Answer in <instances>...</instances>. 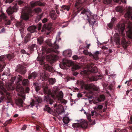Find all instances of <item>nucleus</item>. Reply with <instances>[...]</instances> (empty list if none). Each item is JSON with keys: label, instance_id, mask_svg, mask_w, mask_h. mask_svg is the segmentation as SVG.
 <instances>
[{"label": "nucleus", "instance_id": "obj_25", "mask_svg": "<svg viewBox=\"0 0 132 132\" xmlns=\"http://www.w3.org/2000/svg\"><path fill=\"white\" fill-rule=\"evenodd\" d=\"M44 110L47 111L48 113L52 114L53 113V110L48 105H45L44 108Z\"/></svg>", "mask_w": 132, "mask_h": 132}, {"label": "nucleus", "instance_id": "obj_2", "mask_svg": "<svg viewBox=\"0 0 132 132\" xmlns=\"http://www.w3.org/2000/svg\"><path fill=\"white\" fill-rule=\"evenodd\" d=\"M47 45L50 47V48H47L45 46L42 47V54L44 55V53L46 52V54H48L50 53H58L59 52L57 50V49L59 48L58 45L56 44V42H55L54 44H52L50 40H48L46 42Z\"/></svg>", "mask_w": 132, "mask_h": 132}, {"label": "nucleus", "instance_id": "obj_10", "mask_svg": "<svg viewBox=\"0 0 132 132\" xmlns=\"http://www.w3.org/2000/svg\"><path fill=\"white\" fill-rule=\"evenodd\" d=\"M94 64L91 63L90 67H91L90 70H85L81 72L82 74H84V75H88L91 73H95L98 72V69L96 67H94L92 68V66H94Z\"/></svg>", "mask_w": 132, "mask_h": 132}, {"label": "nucleus", "instance_id": "obj_11", "mask_svg": "<svg viewBox=\"0 0 132 132\" xmlns=\"http://www.w3.org/2000/svg\"><path fill=\"white\" fill-rule=\"evenodd\" d=\"M44 59L43 57L42 58L38 57L37 59L39 61V63L40 64L44 65L43 67L44 69L49 72H51L52 71V67L48 64H45V62L44 61Z\"/></svg>", "mask_w": 132, "mask_h": 132}, {"label": "nucleus", "instance_id": "obj_33", "mask_svg": "<svg viewBox=\"0 0 132 132\" xmlns=\"http://www.w3.org/2000/svg\"><path fill=\"white\" fill-rule=\"evenodd\" d=\"M116 20V18H113L111 20V22L109 23L108 24V26L109 28L112 29L113 26V24L114 23Z\"/></svg>", "mask_w": 132, "mask_h": 132}, {"label": "nucleus", "instance_id": "obj_52", "mask_svg": "<svg viewBox=\"0 0 132 132\" xmlns=\"http://www.w3.org/2000/svg\"><path fill=\"white\" fill-rule=\"evenodd\" d=\"M93 58L96 60L98 59V55L96 54H93Z\"/></svg>", "mask_w": 132, "mask_h": 132}, {"label": "nucleus", "instance_id": "obj_58", "mask_svg": "<svg viewBox=\"0 0 132 132\" xmlns=\"http://www.w3.org/2000/svg\"><path fill=\"white\" fill-rule=\"evenodd\" d=\"M89 93H87L85 95V96L87 97L89 99H92V95H89Z\"/></svg>", "mask_w": 132, "mask_h": 132}, {"label": "nucleus", "instance_id": "obj_34", "mask_svg": "<svg viewBox=\"0 0 132 132\" xmlns=\"http://www.w3.org/2000/svg\"><path fill=\"white\" fill-rule=\"evenodd\" d=\"M63 54L64 56L70 57L71 56V52L70 51L67 50L64 51L63 52Z\"/></svg>", "mask_w": 132, "mask_h": 132}, {"label": "nucleus", "instance_id": "obj_13", "mask_svg": "<svg viewBox=\"0 0 132 132\" xmlns=\"http://www.w3.org/2000/svg\"><path fill=\"white\" fill-rule=\"evenodd\" d=\"M18 10V7L17 4H16L12 7H10L6 10V12L9 15L12 14L14 12H16Z\"/></svg>", "mask_w": 132, "mask_h": 132}, {"label": "nucleus", "instance_id": "obj_60", "mask_svg": "<svg viewBox=\"0 0 132 132\" xmlns=\"http://www.w3.org/2000/svg\"><path fill=\"white\" fill-rule=\"evenodd\" d=\"M96 112L94 111L93 110L91 112L92 116H93L96 114Z\"/></svg>", "mask_w": 132, "mask_h": 132}, {"label": "nucleus", "instance_id": "obj_8", "mask_svg": "<svg viewBox=\"0 0 132 132\" xmlns=\"http://www.w3.org/2000/svg\"><path fill=\"white\" fill-rule=\"evenodd\" d=\"M17 79L18 81L15 82L17 85L16 90L18 92L22 93L23 92L24 89L20 82L23 80V77L19 75L17 77Z\"/></svg>", "mask_w": 132, "mask_h": 132}, {"label": "nucleus", "instance_id": "obj_30", "mask_svg": "<svg viewBox=\"0 0 132 132\" xmlns=\"http://www.w3.org/2000/svg\"><path fill=\"white\" fill-rule=\"evenodd\" d=\"M31 34L30 33L27 34L24 38V42L25 44H26L30 40Z\"/></svg>", "mask_w": 132, "mask_h": 132}, {"label": "nucleus", "instance_id": "obj_62", "mask_svg": "<svg viewBox=\"0 0 132 132\" xmlns=\"http://www.w3.org/2000/svg\"><path fill=\"white\" fill-rule=\"evenodd\" d=\"M88 52L87 50H84L83 51V53L84 54L86 55H88Z\"/></svg>", "mask_w": 132, "mask_h": 132}, {"label": "nucleus", "instance_id": "obj_64", "mask_svg": "<svg viewBox=\"0 0 132 132\" xmlns=\"http://www.w3.org/2000/svg\"><path fill=\"white\" fill-rule=\"evenodd\" d=\"M27 128V126L26 125H24L22 127L21 130H24L26 129Z\"/></svg>", "mask_w": 132, "mask_h": 132}, {"label": "nucleus", "instance_id": "obj_7", "mask_svg": "<svg viewBox=\"0 0 132 132\" xmlns=\"http://www.w3.org/2000/svg\"><path fill=\"white\" fill-rule=\"evenodd\" d=\"M43 89L44 93L47 94L44 96V101H46L47 104H52L54 102L51 96L48 94L49 91L48 90V87L45 86L43 88Z\"/></svg>", "mask_w": 132, "mask_h": 132}, {"label": "nucleus", "instance_id": "obj_55", "mask_svg": "<svg viewBox=\"0 0 132 132\" xmlns=\"http://www.w3.org/2000/svg\"><path fill=\"white\" fill-rule=\"evenodd\" d=\"M30 88L28 87H27L25 89V92L27 93H29V92Z\"/></svg>", "mask_w": 132, "mask_h": 132}, {"label": "nucleus", "instance_id": "obj_3", "mask_svg": "<svg viewBox=\"0 0 132 132\" xmlns=\"http://www.w3.org/2000/svg\"><path fill=\"white\" fill-rule=\"evenodd\" d=\"M77 83L80 86L82 89H84L88 91L90 94H92L93 93V91H97L98 90V88L93 84H86L84 81L81 80H78Z\"/></svg>", "mask_w": 132, "mask_h": 132}, {"label": "nucleus", "instance_id": "obj_54", "mask_svg": "<svg viewBox=\"0 0 132 132\" xmlns=\"http://www.w3.org/2000/svg\"><path fill=\"white\" fill-rule=\"evenodd\" d=\"M64 23H66V24H65L62 27V28H63L67 27L68 24V21L64 22H63L62 23L63 24Z\"/></svg>", "mask_w": 132, "mask_h": 132}, {"label": "nucleus", "instance_id": "obj_40", "mask_svg": "<svg viewBox=\"0 0 132 132\" xmlns=\"http://www.w3.org/2000/svg\"><path fill=\"white\" fill-rule=\"evenodd\" d=\"M63 121L64 123L67 124L69 122L70 120L69 118L67 117H65L63 118Z\"/></svg>", "mask_w": 132, "mask_h": 132}, {"label": "nucleus", "instance_id": "obj_17", "mask_svg": "<svg viewBox=\"0 0 132 132\" xmlns=\"http://www.w3.org/2000/svg\"><path fill=\"white\" fill-rule=\"evenodd\" d=\"M42 101V99L40 97H37L35 98V101L34 100H32V101L30 103V105L31 107L34 106L35 104H37L41 102Z\"/></svg>", "mask_w": 132, "mask_h": 132}, {"label": "nucleus", "instance_id": "obj_22", "mask_svg": "<svg viewBox=\"0 0 132 132\" xmlns=\"http://www.w3.org/2000/svg\"><path fill=\"white\" fill-rule=\"evenodd\" d=\"M50 15L51 18L54 20H55L57 17L55 11L53 10L50 11Z\"/></svg>", "mask_w": 132, "mask_h": 132}, {"label": "nucleus", "instance_id": "obj_38", "mask_svg": "<svg viewBox=\"0 0 132 132\" xmlns=\"http://www.w3.org/2000/svg\"><path fill=\"white\" fill-rule=\"evenodd\" d=\"M63 94L62 91H60L58 93V94L56 95L57 98L59 100H61L62 99L63 97Z\"/></svg>", "mask_w": 132, "mask_h": 132}, {"label": "nucleus", "instance_id": "obj_50", "mask_svg": "<svg viewBox=\"0 0 132 132\" xmlns=\"http://www.w3.org/2000/svg\"><path fill=\"white\" fill-rule=\"evenodd\" d=\"M104 3L107 4H110L111 2V0H103Z\"/></svg>", "mask_w": 132, "mask_h": 132}, {"label": "nucleus", "instance_id": "obj_5", "mask_svg": "<svg viewBox=\"0 0 132 132\" xmlns=\"http://www.w3.org/2000/svg\"><path fill=\"white\" fill-rule=\"evenodd\" d=\"M62 65L63 66L62 67L60 65V66L61 68L63 69H65L67 67H70L72 66V71L77 70L80 68L79 66L74 64L72 61L70 60H67L65 62H63Z\"/></svg>", "mask_w": 132, "mask_h": 132}, {"label": "nucleus", "instance_id": "obj_51", "mask_svg": "<svg viewBox=\"0 0 132 132\" xmlns=\"http://www.w3.org/2000/svg\"><path fill=\"white\" fill-rule=\"evenodd\" d=\"M5 24L6 25H10L11 24V21L10 20H7V19H6L5 20Z\"/></svg>", "mask_w": 132, "mask_h": 132}, {"label": "nucleus", "instance_id": "obj_36", "mask_svg": "<svg viewBox=\"0 0 132 132\" xmlns=\"http://www.w3.org/2000/svg\"><path fill=\"white\" fill-rule=\"evenodd\" d=\"M37 44L39 45L42 44L44 42L43 37H40L37 38Z\"/></svg>", "mask_w": 132, "mask_h": 132}, {"label": "nucleus", "instance_id": "obj_59", "mask_svg": "<svg viewBox=\"0 0 132 132\" xmlns=\"http://www.w3.org/2000/svg\"><path fill=\"white\" fill-rule=\"evenodd\" d=\"M114 1L116 3H118L120 4L122 2V0H114Z\"/></svg>", "mask_w": 132, "mask_h": 132}, {"label": "nucleus", "instance_id": "obj_44", "mask_svg": "<svg viewBox=\"0 0 132 132\" xmlns=\"http://www.w3.org/2000/svg\"><path fill=\"white\" fill-rule=\"evenodd\" d=\"M131 13L130 12H128L125 15V17L126 18H127L128 19L131 17Z\"/></svg>", "mask_w": 132, "mask_h": 132}, {"label": "nucleus", "instance_id": "obj_53", "mask_svg": "<svg viewBox=\"0 0 132 132\" xmlns=\"http://www.w3.org/2000/svg\"><path fill=\"white\" fill-rule=\"evenodd\" d=\"M21 53L23 54H27V55H29V53L27 52L24 49L21 50Z\"/></svg>", "mask_w": 132, "mask_h": 132}, {"label": "nucleus", "instance_id": "obj_28", "mask_svg": "<svg viewBox=\"0 0 132 132\" xmlns=\"http://www.w3.org/2000/svg\"><path fill=\"white\" fill-rule=\"evenodd\" d=\"M36 15L37 16L35 19V22H37L40 20L42 18L44 15V13H42L40 14H37Z\"/></svg>", "mask_w": 132, "mask_h": 132}, {"label": "nucleus", "instance_id": "obj_15", "mask_svg": "<svg viewBox=\"0 0 132 132\" xmlns=\"http://www.w3.org/2000/svg\"><path fill=\"white\" fill-rule=\"evenodd\" d=\"M54 107L56 108V111L58 113L60 114L64 111V107L61 104H59L57 106L56 104H55L54 105Z\"/></svg>", "mask_w": 132, "mask_h": 132}, {"label": "nucleus", "instance_id": "obj_37", "mask_svg": "<svg viewBox=\"0 0 132 132\" xmlns=\"http://www.w3.org/2000/svg\"><path fill=\"white\" fill-rule=\"evenodd\" d=\"M105 99V96L103 95H101L100 97L97 99V101L98 102H101L104 101Z\"/></svg>", "mask_w": 132, "mask_h": 132}, {"label": "nucleus", "instance_id": "obj_32", "mask_svg": "<svg viewBox=\"0 0 132 132\" xmlns=\"http://www.w3.org/2000/svg\"><path fill=\"white\" fill-rule=\"evenodd\" d=\"M21 83L23 86H27L29 84V81L27 79H24L22 81Z\"/></svg>", "mask_w": 132, "mask_h": 132}, {"label": "nucleus", "instance_id": "obj_41", "mask_svg": "<svg viewBox=\"0 0 132 132\" xmlns=\"http://www.w3.org/2000/svg\"><path fill=\"white\" fill-rule=\"evenodd\" d=\"M35 13L37 14H39V13H41L42 11V10L40 8H36L34 10Z\"/></svg>", "mask_w": 132, "mask_h": 132}, {"label": "nucleus", "instance_id": "obj_14", "mask_svg": "<svg viewBox=\"0 0 132 132\" xmlns=\"http://www.w3.org/2000/svg\"><path fill=\"white\" fill-rule=\"evenodd\" d=\"M16 71L21 74L24 75L26 72V67L23 65L19 64L17 66Z\"/></svg>", "mask_w": 132, "mask_h": 132}, {"label": "nucleus", "instance_id": "obj_56", "mask_svg": "<svg viewBox=\"0 0 132 132\" xmlns=\"http://www.w3.org/2000/svg\"><path fill=\"white\" fill-rule=\"evenodd\" d=\"M60 100L62 103L64 104L66 103L67 102V101L66 100L62 99Z\"/></svg>", "mask_w": 132, "mask_h": 132}, {"label": "nucleus", "instance_id": "obj_18", "mask_svg": "<svg viewBox=\"0 0 132 132\" xmlns=\"http://www.w3.org/2000/svg\"><path fill=\"white\" fill-rule=\"evenodd\" d=\"M47 56L48 60L52 62H53L57 60L58 59V56H57L52 54H51Z\"/></svg>", "mask_w": 132, "mask_h": 132}, {"label": "nucleus", "instance_id": "obj_4", "mask_svg": "<svg viewBox=\"0 0 132 132\" xmlns=\"http://www.w3.org/2000/svg\"><path fill=\"white\" fill-rule=\"evenodd\" d=\"M125 28V26L124 25L122 26L118 24L117 26L116 30L119 32L120 35V36L122 37L121 43L124 49H126L129 45V43L128 42L126 41L125 38L126 36L124 33Z\"/></svg>", "mask_w": 132, "mask_h": 132}, {"label": "nucleus", "instance_id": "obj_45", "mask_svg": "<svg viewBox=\"0 0 132 132\" xmlns=\"http://www.w3.org/2000/svg\"><path fill=\"white\" fill-rule=\"evenodd\" d=\"M12 120L10 119L9 120H7L4 124V125L5 126H6L7 125L11 123L12 121Z\"/></svg>", "mask_w": 132, "mask_h": 132}, {"label": "nucleus", "instance_id": "obj_26", "mask_svg": "<svg viewBox=\"0 0 132 132\" xmlns=\"http://www.w3.org/2000/svg\"><path fill=\"white\" fill-rule=\"evenodd\" d=\"M37 27L34 25L30 26L27 28V30L31 33H33L36 31Z\"/></svg>", "mask_w": 132, "mask_h": 132}, {"label": "nucleus", "instance_id": "obj_20", "mask_svg": "<svg viewBox=\"0 0 132 132\" xmlns=\"http://www.w3.org/2000/svg\"><path fill=\"white\" fill-rule=\"evenodd\" d=\"M30 4L31 7H33L38 5L40 6H44L45 5V3H41L40 1H37L35 2H30Z\"/></svg>", "mask_w": 132, "mask_h": 132}, {"label": "nucleus", "instance_id": "obj_49", "mask_svg": "<svg viewBox=\"0 0 132 132\" xmlns=\"http://www.w3.org/2000/svg\"><path fill=\"white\" fill-rule=\"evenodd\" d=\"M87 116L88 121L89 122H91L92 120L91 119V115L90 114L87 113Z\"/></svg>", "mask_w": 132, "mask_h": 132}, {"label": "nucleus", "instance_id": "obj_6", "mask_svg": "<svg viewBox=\"0 0 132 132\" xmlns=\"http://www.w3.org/2000/svg\"><path fill=\"white\" fill-rule=\"evenodd\" d=\"M7 57L9 60L13 59L14 56L13 54H9L6 56L2 55L0 56V70L2 71L6 66L4 62L5 58Z\"/></svg>", "mask_w": 132, "mask_h": 132}, {"label": "nucleus", "instance_id": "obj_48", "mask_svg": "<svg viewBox=\"0 0 132 132\" xmlns=\"http://www.w3.org/2000/svg\"><path fill=\"white\" fill-rule=\"evenodd\" d=\"M6 99L7 100V102L8 103H11L12 102L11 98L9 96H7Z\"/></svg>", "mask_w": 132, "mask_h": 132}, {"label": "nucleus", "instance_id": "obj_43", "mask_svg": "<svg viewBox=\"0 0 132 132\" xmlns=\"http://www.w3.org/2000/svg\"><path fill=\"white\" fill-rule=\"evenodd\" d=\"M48 81L50 84L52 85L53 84L56 82L55 79L53 78L50 79Z\"/></svg>", "mask_w": 132, "mask_h": 132}, {"label": "nucleus", "instance_id": "obj_12", "mask_svg": "<svg viewBox=\"0 0 132 132\" xmlns=\"http://www.w3.org/2000/svg\"><path fill=\"white\" fill-rule=\"evenodd\" d=\"M87 123L85 121H82L80 123H73L72 125L73 128L80 127L86 129L87 127Z\"/></svg>", "mask_w": 132, "mask_h": 132}, {"label": "nucleus", "instance_id": "obj_21", "mask_svg": "<svg viewBox=\"0 0 132 132\" xmlns=\"http://www.w3.org/2000/svg\"><path fill=\"white\" fill-rule=\"evenodd\" d=\"M102 78V76L100 75L93 76L89 78V80L91 81H97L98 79H101Z\"/></svg>", "mask_w": 132, "mask_h": 132}, {"label": "nucleus", "instance_id": "obj_47", "mask_svg": "<svg viewBox=\"0 0 132 132\" xmlns=\"http://www.w3.org/2000/svg\"><path fill=\"white\" fill-rule=\"evenodd\" d=\"M73 59L74 60L80 59L81 57L78 56L77 55H74L72 57Z\"/></svg>", "mask_w": 132, "mask_h": 132}, {"label": "nucleus", "instance_id": "obj_29", "mask_svg": "<svg viewBox=\"0 0 132 132\" xmlns=\"http://www.w3.org/2000/svg\"><path fill=\"white\" fill-rule=\"evenodd\" d=\"M21 16L22 19L23 20H27L29 19L28 14L24 12H22L21 13Z\"/></svg>", "mask_w": 132, "mask_h": 132}, {"label": "nucleus", "instance_id": "obj_42", "mask_svg": "<svg viewBox=\"0 0 132 132\" xmlns=\"http://www.w3.org/2000/svg\"><path fill=\"white\" fill-rule=\"evenodd\" d=\"M0 20H2L3 19L5 20L6 19V16L5 15V14L4 13H3L1 14L0 16Z\"/></svg>", "mask_w": 132, "mask_h": 132}, {"label": "nucleus", "instance_id": "obj_57", "mask_svg": "<svg viewBox=\"0 0 132 132\" xmlns=\"http://www.w3.org/2000/svg\"><path fill=\"white\" fill-rule=\"evenodd\" d=\"M48 19L46 18H44L42 20V22L43 23H45L46 22L48 21Z\"/></svg>", "mask_w": 132, "mask_h": 132}, {"label": "nucleus", "instance_id": "obj_24", "mask_svg": "<svg viewBox=\"0 0 132 132\" xmlns=\"http://www.w3.org/2000/svg\"><path fill=\"white\" fill-rule=\"evenodd\" d=\"M114 38L115 42L117 45H120V38L118 34H115L114 35Z\"/></svg>", "mask_w": 132, "mask_h": 132}, {"label": "nucleus", "instance_id": "obj_63", "mask_svg": "<svg viewBox=\"0 0 132 132\" xmlns=\"http://www.w3.org/2000/svg\"><path fill=\"white\" fill-rule=\"evenodd\" d=\"M13 1V0H6L5 3H10L12 2Z\"/></svg>", "mask_w": 132, "mask_h": 132}, {"label": "nucleus", "instance_id": "obj_1", "mask_svg": "<svg viewBox=\"0 0 132 132\" xmlns=\"http://www.w3.org/2000/svg\"><path fill=\"white\" fill-rule=\"evenodd\" d=\"M82 4L81 0H76L75 6L77 7L78 9L77 11L75 12V15H77L80 12L81 14L86 15L88 18L87 20L90 24L93 25L95 22V19L94 17L95 15H94L93 14L88 10L86 8L80 6V4Z\"/></svg>", "mask_w": 132, "mask_h": 132}, {"label": "nucleus", "instance_id": "obj_35", "mask_svg": "<svg viewBox=\"0 0 132 132\" xmlns=\"http://www.w3.org/2000/svg\"><path fill=\"white\" fill-rule=\"evenodd\" d=\"M70 5H63L61 7V9L60 10L61 11H62L63 12H64V10H66L67 11H68L70 8Z\"/></svg>", "mask_w": 132, "mask_h": 132}, {"label": "nucleus", "instance_id": "obj_27", "mask_svg": "<svg viewBox=\"0 0 132 132\" xmlns=\"http://www.w3.org/2000/svg\"><path fill=\"white\" fill-rule=\"evenodd\" d=\"M15 102L16 104L19 106L22 107L23 106V101L22 100L21 98H18L15 100Z\"/></svg>", "mask_w": 132, "mask_h": 132}, {"label": "nucleus", "instance_id": "obj_23", "mask_svg": "<svg viewBox=\"0 0 132 132\" xmlns=\"http://www.w3.org/2000/svg\"><path fill=\"white\" fill-rule=\"evenodd\" d=\"M38 76V74L36 72H34L28 74V79H35Z\"/></svg>", "mask_w": 132, "mask_h": 132}, {"label": "nucleus", "instance_id": "obj_46", "mask_svg": "<svg viewBox=\"0 0 132 132\" xmlns=\"http://www.w3.org/2000/svg\"><path fill=\"white\" fill-rule=\"evenodd\" d=\"M17 3L19 5L21 6H23L24 3V2L21 0H19L17 2Z\"/></svg>", "mask_w": 132, "mask_h": 132}, {"label": "nucleus", "instance_id": "obj_39", "mask_svg": "<svg viewBox=\"0 0 132 132\" xmlns=\"http://www.w3.org/2000/svg\"><path fill=\"white\" fill-rule=\"evenodd\" d=\"M35 45H36L35 44H33L28 47V49L31 53H32L34 51Z\"/></svg>", "mask_w": 132, "mask_h": 132}, {"label": "nucleus", "instance_id": "obj_61", "mask_svg": "<svg viewBox=\"0 0 132 132\" xmlns=\"http://www.w3.org/2000/svg\"><path fill=\"white\" fill-rule=\"evenodd\" d=\"M85 43H86V45H87L86 46L87 48L88 49H89V47L90 46V44H87V41H86L85 42Z\"/></svg>", "mask_w": 132, "mask_h": 132}, {"label": "nucleus", "instance_id": "obj_16", "mask_svg": "<svg viewBox=\"0 0 132 132\" xmlns=\"http://www.w3.org/2000/svg\"><path fill=\"white\" fill-rule=\"evenodd\" d=\"M40 79L43 81L47 80L48 77V73L44 70H43L40 74Z\"/></svg>", "mask_w": 132, "mask_h": 132}, {"label": "nucleus", "instance_id": "obj_19", "mask_svg": "<svg viewBox=\"0 0 132 132\" xmlns=\"http://www.w3.org/2000/svg\"><path fill=\"white\" fill-rule=\"evenodd\" d=\"M16 26L17 28L19 27L20 28V32L21 34L22 35L23 33L24 28V24L22 22H17L16 24Z\"/></svg>", "mask_w": 132, "mask_h": 132}, {"label": "nucleus", "instance_id": "obj_9", "mask_svg": "<svg viewBox=\"0 0 132 132\" xmlns=\"http://www.w3.org/2000/svg\"><path fill=\"white\" fill-rule=\"evenodd\" d=\"M16 78V76L12 77L10 81L6 84V87L7 90L10 91L13 90L14 89H15V87L14 86V84L13 82Z\"/></svg>", "mask_w": 132, "mask_h": 132}, {"label": "nucleus", "instance_id": "obj_31", "mask_svg": "<svg viewBox=\"0 0 132 132\" xmlns=\"http://www.w3.org/2000/svg\"><path fill=\"white\" fill-rule=\"evenodd\" d=\"M33 85L35 88V90L36 92H38L41 89V86L39 85L37 83H34Z\"/></svg>", "mask_w": 132, "mask_h": 132}]
</instances>
